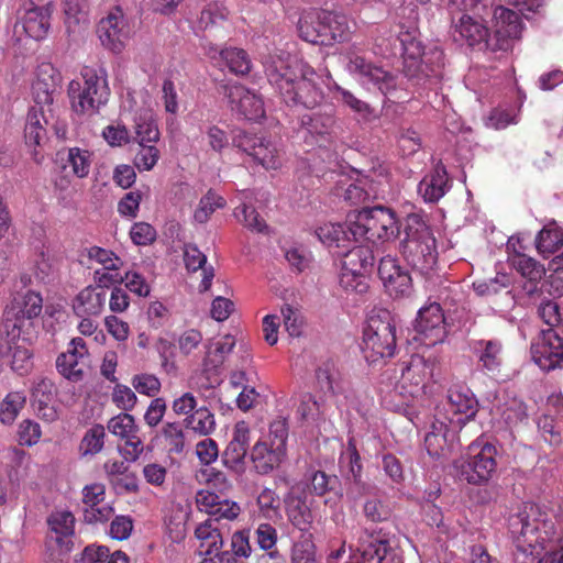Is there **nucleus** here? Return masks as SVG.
<instances>
[{"label": "nucleus", "instance_id": "1", "mask_svg": "<svg viewBox=\"0 0 563 563\" xmlns=\"http://www.w3.org/2000/svg\"><path fill=\"white\" fill-rule=\"evenodd\" d=\"M262 64L269 84L289 107L313 109L319 106L324 97L320 86L323 85L338 103L362 119H368L373 114L367 102L335 82L327 69L317 73L297 56L283 51L263 56Z\"/></svg>", "mask_w": 563, "mask_h": 563}, {"label": "nucleus", "instance_id": "2", "mask_svg": "<svg viewBox=\"0 0 563 563\" xmlns=\"http://www.w3.org/2000/svg\"><path fill=\"white\" fill-rule=\"evenodd\" d=\"M433 369L434 363L420 355H412L400 371L386 369L379 382L383 401L391 409L398 410L420 399L427 393Z\"/></svg>", "mask_w": 563, "mask_h": 563}, {"label": "nucleus", "instance_id": "3", "mask_svg": "<svg viewBox=\"0 0 563 563\" xmlns=\"http://www.w3.org/2000/svg\"><path fill=\"white\" fill-rule=\"evenodd\" d=\"M385 38H376V54L390 57L400 52L404 59V71L407 77L417 79H430L440 74L443 66V52L437 46L424 51L417 36V30L411 29L400 32L393 43L385 45Z\"/></svg>", "mask_w": 563, "mask_h": 563}, {"label": "nucleus", "instance_id": "4", "mask_svg": "<svg viewBox=\"0 0 563 563\" xmlns=\"http://www.w3.org/2000/svg\"><path fill=\"white\" fill-rule=\"evenodd\" d=\"M349 230L355 242H364L374 247L395 241L400 233V225L393 209L375 206L349 214Z\"/></svg>", "mask_w": 563, "mask_h": 563}, {"label": "nucleus", "instance_id": "5", "mask_svg": "<svg viewBox=\"0 0 563 563\" xmlns=\"http://www.w3.org/2000/svg\"><path fill=\"white\" fill-rule=\"evenodd\" d=\"M404 239L400 251L413 269L429 274L438 262L435 239L420 214H408L404 223Z\"/></svg>", "mask_w": 563, "mask_h": 563}, {"label": "nucleus", "instance_id": "6", "mask_svg": "<svg viewBox=\"0 0 563 563\" xmlns=\"http://www.w3.org/2000/svg\"><path fill=\"white\" fill-rule=\"evenodd\" d=\"M82 81L71 80L68 85V97L71 108L79 114H95L106 104L110 93L104 69L84 67Z\"/></svg>", "mask_w": 563, "mask_h": 563}, {"label": "nucleus", "instance_id": "7", "mask_svg": "<svg viewBox=\"0 0 563 563\" xmlns=\"http://www.w3.org/2000/svg\"><path fill=\"white\" fill-rule=\"evenodd\" d=\"M43 310L40 292L26 290L16 292L4 310L3 327L12 339L31 340L35 321Z\"/></svg>", "mask_w": 563, "mask_h": 563}, {"label": "nucleus", "instance_id": "8", "mask_svg": "<svg viewBox=\"0 0 563 563\" xmlns=\"http://www.w3.org/2000/svg\"><path fill=\"white\" fill-rule=\"evenodd\" d=\"M362 352L368 363H376L395 355L396 328L388 312L368 317L363 330Z\"/></svg>", "mask_w": 563, "mask_h": 563}, {"label": "nucleus", "instance_id": "9", "mask_svg": "<svg viewBox=\"0 0 563 563\" xmlns=\"http://www.w3.org/2000/svg\"><path fill=\"white\" fill-rule=\"evenodd\" d=\"M496 448L487 441L472 442L465 455L454 462L460 478L468 484L481 485L487 483L497 468Z\"/></svg>", "mask_w": 563, "mask_h": 563}, {"label": "nucleus", "instance_id": "10", "mask_svg": "<svg viewBox=\"0 0 563 563\" xmlns=\"http://www.w3.org/2000/svg\"><path fill=\"white\" fill-rule=\"evenodd\" d=\"M133 35L134 25L119 5L112 8L97 24L100 44L113 54H121Z\"/></svg>", "mask_w": 563, "mask_h": 563}, {"label": "nucleus", "instance_id": "11", "mask_svg": "<svg viewBox=\"0 0 563 563\" xmlns=\"http://www.w3.org/2000/svg\"><path fill=\"white\" fill-rule=\"evenodd\" d=\"M349 62L346 70L352 75L361 86L367 90H379L384 96H388L396 88V77L384 68L374 65L365 57L351 51L347 53Z\"/></svg>", "mask_w": 563, "mask_h": 563}, {"label": "nucleus", "instance_id": "12", "mask_svg": "<svg viewBox=\"0 0 563 563\" xmlns=\"http://www.w3.org/2000/svg\"><path fill=\"white\" fill-rule=\"evenodd\" d=\"M415 340L426 346L442 343L446 338L444 308L439 302H430L418 310L413 323Z\"/></svg>", "mask_w": 563, "mask_h": 563}, {"label": "nucleus", "instance_id": "13", "mask_svg": "<svg viewBox=\"0 0 563 563\" xmlns=\"http://www.w3.org/2000/svg\"><path fill=\"white\" fill-rule=\"evenodd\" d=\"M232 144L252 156L266 169H277L280 166L278 144L262 134L238 131L232 136Z\"/></svg>", "mask_w": 563, "mask_h": 563}, {"label": "nucleus", "instance_id": "14", "mask_svg": "<svg viewBox=\"0 0 563 563\" xmlns=\"http://www.w3.org/2000/svg\"><path fill=\"white\" fill-rule=\"evenodd\" d=\"M459 428L446 420V416L438 412L430 420L424 435V448L433 459L446 457L457 444Z\"/></svg>", "mask_w": 563, "mask_h": 563}, {"label": "nucleus", "instance_id": "15", "mask_svg": "<svg viewBox=\"0 0 563 563\" xmlns=\"http://www.w3.org/2000/svg\"><path fill=\"white\" fill-rule=\"evenodd\" d=\"M533 362L545 372L563 366V336L554 329L543 330L531 344Z\"/></svg>", "mask_w": 563, "mask_h": 563}, {"label": "nucleus", "instance_id": "16", "mask_svg": "<svg viewBox=\"0 0 563 563\" xmlns=\"http://www.w3.org/2000/svg\"><path fill=\"white\" fill-rule=\"evenodd\" d=\"M224 93L231 104L244 119L258 121L265 115L264 101L255 91L240 84H229L224 87Z\"/></svg>", "mask_w": 563, "mask_h": 563}, {"label": "nucleus", "instance_id": "17", "mask_svg": "<svg viewBox=\"0 0 563 563\" xmlns=\"http://www.w3.org/2000/svg\"><path fill=\"white\" fill-rule=\"evenodd\" d=\"M445 409L451 415L446 416V420L461 429L476 415L477 400L468 387L453 386L448 391Z\"/></svg>", "mask_w": 563, "mask_h": 563}, {"label": "nucleus", "instance_id": "18", "mask_svg": "<svg viewBox=\"0 0 563 563\" xmlns=\"http://www.w3.org/2000/svg\"><path fill=\"white\" fill-rule=\"evenodd\" d=\"M378 276L390 296L399 297L410 292L411 277L396 257L387 255L380 258Z\"/></svg>", "mask_w": 563, "mask_h": 563}, {"label": "nucleus", "instance_id": "19", "mask_svg": "<svg viewBox=\"0 0 563 563\" xmlns=\"http://www.w3.org/2000/svg\"><path fill=\"white\" fill-rule=\"evenodd\" d=\"M493 30L496 46L501 51H507L511 42L520 37L522 23L515 11L498 5L493 11Z\"/></svg>", "mask_w": 563, "mask_h": 563}, {"label": "nucleus", "instance_id": "20", "mask_svg": "<svg viewBox=\"0 0 563 563\" xmlns=\"http://www.w3.org/2000/svg\"><path fill=\"white\" fill-rule=\"evenodd\" d=\"M206 54L217 66H225L236 76H245L251 71L252 62L243 48L234 46L219 48L211 44L206 48Z\"/></svg>", "mask_w": 563, "mask_h": 563}, {"label": "nucleus", "instance_id": "21", "mask_svg": "<svg viewBox=\"0 0 563 563\" xmlns=\"http://www.w3.org/2000/svg\"><path fill=\"white\" fill-rule=\"evenodd\" d=\"M62 76L51 63H42L37 66L35 80L32 85L33 98L36 106H49L53 103L54 93L60 86Z\"/></svg>", "mask_w": 563, "mask_h": 563}, {"label": "nucleus", "instance_id": "22", "mask_svg": "<svg viewBox=\"0 0 563 563\" xmlns=\"http://www.w3.org/2000/svg\"><path fill=\"white\" fill-rule=\"evenodd\" d=\"M537 423L545 441L551 445L561 442L563 430V397L561 395H551L548 398L545 412L538 419Z\"/></svg>", "mask_w": 563, "mask_h": 563}, {"label": "nucleus", "instance_id": "23", "mask_svg": "<svg viewBox=\"0 0 563 563\" xmlns=\"http://www.w3.org/2000/svg\"><path fill=\"white\" fill-rule=\"evenodd\" d=\"M49 16V10L44 7L25 9L24 12L19 15L14 24V34L19 36L25 34L30 38L40 41L44 38L48 32Z\"/></svg>", "mask_w": 563, "mask_h": 563}, {"label": "nucleus", "instance_id": "24", "mask_svg": "<svg viewBox=\"0 0 563 563\" xmlns=\"http://www.w3.org/2000/svg\"><path fill=\"white\" fill-rule=\"evenodd\" d=\"M27 340L12 339L5 333L0 338V357L12 371L23 375L32 367V353L25 345Z\"/></svg>", "mask_w": 563, "mask_h": 563}, {"label": "nucleus", "instance_id": "25", "mask_svg": "<svg viewBox=\"0 0 563 563\" xmlns=\"http://www.w3.org/2000/svg\"><path fill=\"white\" fill-rule=\"evenodd\" d=\"M317 385L320 391L329 396H344L349 388V379L341 373L338 364L328 358L319 364L316 369Z\"/></svg>", "mask_w": 563, "mask_h": 563}, {"label": "nucleus", "instance_id": "26", "mask_svg": "<svg viewBox=\"0 0 563 563\" xmlns=\"http://www.w3.org/2000/svg\"><path fill=\"white\" fill-rule=\"evenodd\" d=\"M313 500L303 495H290L285 499L288 521L301 533H311L314 521Z\"/></svg>", "mask_w": 563, "mask_h": 563}, {"label": "nucleus", "instance_id": "27", "mask_svg": "<svg viewBox=\"0 0 563 563\" xmlns=\"http://www.w3.org/2000/svg\"><path fill=\"white\" fill-rule=\"evenodd\" d=\"M451 188L444 165L439 162L418 184V194L424 202L439 201Z\"/></svg>", "mask_w": 563, "mask_h": 563}, {"label": "nucleus", "instance_id": "28", "mask_svg": "<svg viewBox=\"0 0 563 563\" xmlns=\"http://www.w3.org/2000/svg\"><path fill=\"white\" fill-rule=\"evenodd\" d=\"M88 354L86 342L81 338H74L66 352L56 360L57 371L69 380H79L82 376L80 360Z\"/></svg>", "mask_w": 563, "mask_h": 563}, {"label": "nucleus", "instance_id": "29", "mask_svg": "<svg viewBox=\"0 0 563 563\" xmlns=\"http://www.w3.org/2000/svg\"><path fill=\"white\" fill-rule=\"evenodd\" d=\"M356 551L361 555L360 563H390L388 540L379 533L362 531L358 536Z\"/></svg>", "mask_w": 563, "mask_h": 563}, {"label": "nucleus", "instance_id": "30", "mask_svg": "<svg viewBox=\"0 0 563 563\" xmlns=\"http://www.w3.org/2000/svg\"><path fill=\"white\" fill-rule=\"evenodd\" d=\"M508 262L526 279L523 290L528 295L537 292L539 284L545 275L544 266L526 254H509Z\"/></svg>", "mask_w": 563, "mask_h": 563}, {"label": "nucleus", "instance_id": "31", "mask_svg": "<svg viewBox=\"0 0 563 563\" xmlns=\"http://www.w3.org/2000/svg\"><path fill=\"white\" fill-rule=\"evenodd\" d=\"M329 19V11L310 8L300 14L297 30L300 38L311 44L324 45L323 27Z\"/></svg>", "mask_w": 563, "mask_h": 563}, {"label": "nucleus", "instance_id": "32", "mask_svg": "<svg viewBox=\"0 0 563 563\" xmlns=\"http://www.w3.org/2000/svg\"><path fill=\"white\" fill-rule=\"evenodd\" d=\"M301 128L318 142H331L338 136L336 119L332 112H314L300 119Z\"/></svg>", "mask_w": 563, "mask_h": 563}, {"label": "nucleus", "instance_id": "33", "mask_svg": "<svg viewBox=\"0 0 563 563\" xmlns=\"http://www.w3.org/2000/svg\"><path fill=\"white\" fill-rule=\"evenodd\" d=\"M75 522V516L66 509H56L47 517L49 531L55 534L57 545L65 552L73 549Z\"/></svg>", "mask_w": 563, "mask_h": 563}, {"label": "nucleus", "instance_id": "34", "mask_svg": "<svg viewBox=\"0 0 563 563\" xmlns=\"http://www.w3.org/2000/svg\"><path fill=\"white\" fill-rule=\"evenodd\" d=\"M286 452L268 443V440H258L252 451L251 461L258 474L266 475L280 465Z\"/></svg>", "mask_w": 563, "mask_h": 563}, {"label": "nucleus", "instance_id": "35", "mask_svg": "<svg viewBox=\"0 0 563 563\" xmlns=\"http://www.w3.org/2000/svg\"><path fill=\"white\" fill-rule=\"evenodd\" d=\"M107 301V291L88 286L79 291L73 301V310L78 317H97Z\"/></svg>", "mask_w": 563, "mask_h": 563}, {"label": "nucleus", "instance_id": "36", "mask_svg": "<svg viewBox=\"0 0 563 563\" xmlns=\"http://www.w3.org/2000/svg\"><path fill=\"white\" fill-rule=\"evenodd\" d=\"M479 367L489 374H497L503 364V345L498 340H477L472 344Z\"/></svg>", "mask_w": 563, "mask_h": 563}, {"label": "nucleus", "instance_id": "37", "mask_svg": "<svg viewBox=\"0 0 563 563\" xmlns=\"http://www.w3.org/2000/svg\"><path fill=\"white\" fill-rule=\"evenodd\" d=\"M47 119L44 108L41 106L32 107L25 119L24 140L29 147L41 146L47 140Z\"/></svg>", "mask_w": 563, "mask_h": 563}, {"label": "nucleus", "instance_id": "38", "mask_svg": "<svg viewBox=\"0 0 563 563\" xmlns=\"http://www.w3.org/2000/svg\"><path fill=\"white\" fill-rule=\"evenodd\" d=\"M316 235L330 249H347L355 242L349 230V220L345 223H324L317 228Z\"/></svg>", "mask_w": 563, "mask_h": 563}, {"label": "nucleus", "instance_id": "39", "mask_svg": "<svg viewBox=\"0 0 563 563\" xmlns=\"http://www.w3.org/2000/svg\"><path fill=\"white\" fill-rule=\"evenodd\" d=\"M195 536L199 540V553L201 555H218L223 547V537L216 520L207 519L195 530Z\"/></svg>", "mask_w": 563, "mask_h": 563}, {"label": "nucleus", "instance_id": "40", "mask_svg": "<svg viewBox=\"0 0 563 563\" xmlns=\"http://www.w3.org/2000/svg\"><path fill=\"white\" fill-rule=\"evenodd\" d=\"M360 243L343 253L341 268L367 274L374 265L375 254L371 245L363 244L364 242Z\"/></svg>", "mask_w": 563, "mask_h": 563}, {"label": "nucleus", "instance_id": "41", "mask_svg": "<svg viewBox=\"0 0 563 563\" xmlns=\"http://www.w3.org/2000/svg\"><path fill=\"white\" fill-rule=\"evenodd\" d=\"M184 262L186 268L190 272H197L200 268L202 269L203 276L199 285V290H209L214 278V271L212 266H205L207 263V256L198 249L197 245L186 244L184 246Z\"/></svg>", "mask_w": 563, "mask_h": 563}, {"label": "nucleus", "instance_id": "42", "mask_svg": "<svg viewBox=\"0 0 563 563\" xmlns=\"http://www.w3.org/2000/svg\"><path fill=\"white\" fill-rule=\"evenodd\" d=\"M322 30L324 45L347 41L353 33L347 16L331 11H329V19H327Z\"/></svg>", "mask_w": 563, "mask_h": 563}, {"label": "nucleus", "instance_id": "43", "mask_svg": "<svg viewBox=\"0 0 563 563\" xmlns=\"http://www.w3.org/2000/svg\"><path fill=\"white\" fill-rule=\"evenodd\" d=\"M455 32L470 46L481 45L488 42V29L472 16L464 14L455 24Z\"/></svg>", "mask_w": 563, "mask_h": 563}, {"label": "nucleus", "instance_id": "44", "mask_svg": "<svg viewBox=\"0 0 563 563\" xmlns=\"http://www.w3.org/2000/svg\"><path fill=\"white\" fill-rule=\"evenodd\" d=\"M536 246L542 257L552 256L563 246V231L555 224L545 225L537 235Z\"/></svg>", "mask_w": 563, "mask_h": 563}, {"label": "nucleus", "instance_id": "45", "mask_svg": "<svg viewBox=\"0 0 563 563\" xmlns=\"http://www.w3.org/2000/svg\"><path fill=\"white\" fill-rule=\"evenodd\" d=\"M65 24L69 34L79 33L88 23L84 0H62Z\"/></svg>", "mask_w": 563, "mask_h": 563}, {"label": "nucleus", "instance_id": "46", "mask_svg": "<svg viewBox=\"0 0 563 563\" xmlns=\"http://www.w3.org/2000/svg\"><path fill=\"white\" fill-rule=\"evenodd\" d=\"M216 418L209 408L200 406L192 415L184 419V427L194 433L208 437L216 430Z\"/></svg>", "mask_w": 563, "mask_h": 563}, {"label": "nucleus", "instance_id": "47", "mask_svg": "<svg viewBox=\"0 0 563 563\" xmlns=\"http://www.w3.org/2000/svg\"><path fill=\"white\" fill-rule=\"evenodd\" d=\"M227 200L213 190H209L203 195L194 212V221L199 224H205L209 221L211 216L218 210L223 209Z\"/></svg>", "mask_w": 563, "mask_h": 563}, {"label": "nucleus", "instance_id": "48", "mask_svg": "<svg viewBox=\"0 0 563 563\" xmlns=\"http://www.w3.org/2000/svg\"><path fill=\"white\" fill-rule=\"evenodd\" d=\"M290 560L291 563H317L312 533H300L292 543Z\"/></svg>", "mask_w": 563, "mask_h": 563}, {"label": "nucleus", "instance_id": "49", "mask_svg": "<svg viewBox=\"0 0 563 563\" xmlns=\"http://www.w3.org/2000/svg\"><path fill=\"white\" fill-rule=\"evenodd\" d=\"M497 410L504 422L509 427L522 423L528 419L526 405L522 400L517 398L507 400L501 406H499Z\"/></svg>", "mask_w": 563, "mask_h": 563}, {"label": "nucleus", "instance_id": "50", "mask_svg": "<svg viewBox=\"0 0 563 563\" xmlns=\"http://www.w3.org/2000/svg\"><path fill=\"white\" fill-rule=\"evenodd\" d=\"M285 330L292 338H299L303 334L306 321L300 309L285 303L280 308Z\"/></svg>", "mask_w": 563, "mask_h": 563}, {"label": "nucleus", "instance_id": "51", "mask_svg": "<svg viewBox=\"0 0 563 563\" xmlns=\"http://www.w3.org/2000/svg\"><path fill=\"white\" fill-rule=\"evenodd\" d=\"M135 134L139 145L156 143L159 140V131L151 113L146 112L135 119Z\"/></svg>", "mask_w": 563, "mask_h": 563}, {"label": "nucleus", "instance_id": "52", "mask_svg": "<svg viewBox=\"0 0 563 563\" xmlns=\"http://www.w3.org/2000/svg\"><path fill=\"white\" fill-rule=\"evenodd\" d=\"M87 256L89 261L99 264L100 269H121L124 265V261L113 251L100 246L87 249Z\"/></svg>", "mask_w": 563, "mask_h": 563}, {"label": "nucleus", "instance_id": "53", "mask_svg": "<svg viewBox=\"0 0 563 563\" xmlns=\"http://www.w3.org/2000/svg\"><path fill=\"white\" fill-rule=\"evenodd\" d=\"M104 428L101 424H95L88 429L79 445L81 454L86 456L99 453L104 444Z\"/></svg>", "mask_w": 563, "mask_h": 563}, {"label": "nucleus", "instance_id": "54", "mask_svg": "<svg viewBox=\"0 0 563 563\" xmlns=\"http://www.w3.org/2000/svg\"><path fill=\"white\" fill-rule=\"evenodd\" d=\"M91 153L79 147L68 150L67 163L78 178L87 177L91 166Z\"/></svg>", "mask_w": 563, "mask_h": 563}, {"label": "nucleus", "instance_id": "55", "mask_svg": "<svg viewBox=\"0 0 563 563\" xmlns=\"http://www.w3.org/2000/svg\"><path fill=\"white\" fill-rule=\"evenodd\" d=\"M235 218L244 224L251 231L264 233L268 227L265 221L260 217L258 212L243 202L234 210Z\"/></svg>", "mask_w": 563, "mask_h": 563}, {"label": "nucleus", "instance_id": "56", "mask_svg": "<svg viewBox=\"0 0 563 563\" xmlns=\"http://www.w3.org/2000/svg\"><path fill=\"white\" fill-rule=\"evenodd\" d=\"M162 435L170 452L180 453L184 451L186 444V434L180 423H165L162 429Z\"/></svg>", "mask_w": 563, "mask_h": 563}, {"label": "nucleus", "instance_id": "57", "mask_svg": "<svg viewBox=\"0 0 563 563\" xmlns=\"http://www.w3.org/2000/svg\"><path fill=\"white\" fill-rule=\"evenodd\" d=\"M25 404V396L20 391H12L3 399L0 408V420L2 423L10 424L16 418L19 411Z\"/></svg>", "mask_w": 563, "mask_h": 563}, {"label": "nucleus", "instance_id": "58", "mask_svg": "<svg viewBox=\"0 0 563 563\" xmlns=\"http://www.w3.org/2000/svg\"><path fill=\"white\" fill-rule=\"evenodd\" d=\"M340 465L347 479L362 476L361 457L352 441H349L345 451L341 454Z\"/></svg>", "mask_w": 563, "mask_h": 563}, {"label": "nucleus", "instance_id": "59", "mask_svg": "<svg viewBox=\"0 0 563 563\" xmlns=\"http://www.w3.org/2000/svg\"><path fill=\"white\" fill-rule=\"evenodd\" d=\"M202 333L194 328L183 330L175 339L181 355H192L202 344Z\"/></svg>", "mask_w": 563, "mask_h": 563}, {"label": "nucleus", "instance_id": "60", "mask_svg": "<svg viewBox=\"0 0 563 563\" xmlns=\"http://www.w3.org/2000/svg\"><path fill=\"white\" fill-rule=\"evenodd\" d=\"M367 274L341 268L339 282L341 287L350 292L364 294L368 289Z\"/></svg>", "mask_w": 563, "mask_h": 563}, {"label": "nucleus", "instance_id": "61", "mask_svg": "<svg viewBox=\"0 0 563 563\" xmlns=\"http://www.w3.org/2000/svg\"><path fill=\"white\" fill-rule=\"evenodd\" d=\"M518 122V111L515 108H495L487 119V126L501 130Z\"/></svg>", "mask_w": 563, "mask_h": 563}, {"label": "nucleus", "instance_id": "62", "mask_svg": "<svg viewBox=\"0 0 563 563\" xmlns=\"http://www.w3.org/2000/svg\"><path fill=\"white\" fill-rule=\"evenodd\" d=\"M108 430L122 439H125L136 432L134 418L126 413H119L111 418L108 422Z\"/></svg>", "mask_w": 563, "mask_h": 563}, {"label": "nucleus", "instance_id": "63", "mask_svg": "<svg viewBox=\"0 0 563 563\" xmlns=\"http://www.w3.org/2000/svg\"><path fill=\"white\" fill-rule=\"evenodd\" d=\"M154 144L155 143H145L140 145V150L134 158V165L139 170H151L157 164L159 151Z\"/></svg>", "mask_w": 563, "mask_h": 563}, {"label": "nucleus", "instance_id": "64", "mask_svg": "<svg viewBox=\"0 0 563 563\" xmlns=\"http://www.w3.org/2000/svg\"><path fill=\"white\" fill-rule=\"evenodd\" d=\"M257 506L266 519H274L279 515V497L269 488H264L257 496Z\"/></svg>", "mask_w": 563, "mask_h": 563}]
</instances>
